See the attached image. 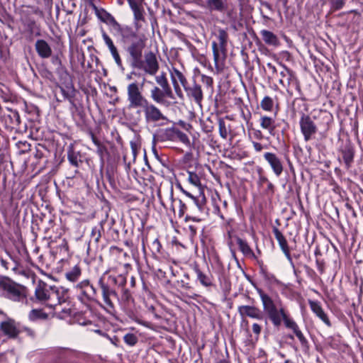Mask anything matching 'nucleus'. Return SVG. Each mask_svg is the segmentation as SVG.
I'll return each instance as SVG.
<instances>
[{
	"label": "nucleus",
	"mask_w": 363,
	"mask_h": 363,
	"mask_svg": "<svg viewBox=\"0 0 363 363\" xmlns=\"http://www.w3.org/2000/svg\"><path fill=\"white\" fill-rule=\"evenodd\" d=\"M4 120L6 128L14 129L19 127L21 118L17 111L10 110L8 114L4 116Z\"/></svg>",
	"instance_id": "c9c22d12"
},
{
	"label": "nucleus",
	"mask_w": 363,
	"mask_h": 363,
	"mask_svg": "<svg viewBox=\"0 0 363 363\" xmlns=\"http://www.w3.org/2000/svg\"><path fill=\"white\" fill-rule=\"evenodd\" d=\"M162 245L158 238L155 239L151 243L150 249L152 253H160Z\"/></svg>",
	"instance_id": "13d9d810"
},
{
	"label": "nucleus",
	"mask_w": 363,
	"mask_h": 363,
	"mask_svg": "<svg viewBox=\"0 0 363 363\" xmlns=\"http://www.w3.org/2000/svg\"><path fill=\"white\" fill-rule=\"evenodd\" d=\"M133 13V28L136 30H145L147 26L145 20V11L144 8L135 0H127Z\"/></svg>",
	"instance_id": "4468645a"
},
{
	"label": "nucleus",
	"mask_w": 363,
	"mask_h": 363,
	"mask_svg": "<svg viewBox=\"0 0 363 363\" xmlns=\"http://www.w3.org/2000/svg\"><path fill=\"white\" fill-rule=\"evenodd\" d=\"M218 122L219 135L222 138L226 139L228 137V129H227V127L225 125V122L224 119L222 118H218Z\"/></svg>",
	"instance_id": "5fc2aeb1"
},
{
	"label": "nucleus",
	"mask_w": 363,
	"mask_h": 363,
	"mask_svg": "<svg viewBox=\"0 0 363 363\" xmlns=\"http://www.w3.org/2000/svg\"><path fill=\"white\" fill-rule=\"evenodd\" d=\"M305 272L308 277L315 279L317 277L315 272L308 265H304Z\"/></svg>",
	"instance_id": "680f3d73"
},
{
	"label": "nucleus",
	"mask_w": 363,
	"mask_h": 363,
	"mask_svg": "<svg viewBox=\"0 0 363 363\" xmlns=\"http://www.w3.org/2000/svg\"><path fill=\"white\" fill-rule=\"evenodd\" d=\"M101 36L104 41L105 45L108 48L116 65L119 67H122V66H123L122 60L120 57V55H119L117 48L116 47V45L113 43V41L110 38V36L106 33V32L103 29L101 30Z\"/></svg>",
	"instance_id": "cd10ccee"
},
{
	"label": "nucleus",
	"mask_w": 363,
	"mask_h": 363,
	"mask_svg": "<svg viewBox=\"0 0 363 363\" xmlns=\"http://www.w3.org/2000/svg\"><path fill=\"white\" fill-rule=\"evenodd\" d=\"M315 264L318 271L320 274H323L325 270V262L323 259H320L319 258H316Z\"/></svg>",
	"instance_id": "bf43d9fd"
},
{
	"label": "nucleus",
	"mask_w": 363,
	"mask_h": 363,
	"mask_svg": "<svg viewBox=\"0 0 363 363\" xmlns=\"http://www.w3.org/2000/svg\"><path fill=\"white\" fill-rule=\"evenodd\" d=\"M20 22L23 28L21 33L25 35L28 41L31 42L35 36L41 35L40 27L31 14L23 13L20 18Z\"/></svg>",
	"instance_id": "f8f14e48"
},
{
	"label": "nucleus",
	"mask_w": 363,
	"mask_h": 363,
	"mask_svg": "<svg viewBox=\"0 0 363 363\" xmlns=\"http://www.w3.org/2000/svg\"><path fill=\"white\" fill-rule=\"evenodd\" d=\"M35 49L38 56L42 59H48L52 56V48L45 40H37Z\"/></svg>",
	"instance_id": "72a5a7b5"
},
{
	"label": "nucleus",
	"mask_w": 363,
	"mask_h": 363,
	"mask_svg": "<svg viewBox=\"0 0 363 363\" xmlns=\"http://www.w3.org/2000/svg\"><path fill=\"white\" fill-rule=\"evenodd\" d=\"M145 79L140 86L137 82H132L127 86V99L128 101V108L129 110L141 108L148 100L143 96L142 88Z\"/></svg>",
	"instance_id": "9d476101"
},
{
	"label": "nucleus",
	"mask_w": 363,
	"mask_h": 363,
	"mask_svg": "<svg viewBox=\"0 0 363 363\" xmlns=\"http://www.w3.org/2000/svg\"><path fill=\"white\" fill-rule=\"evenodd\" d=\"M69 101L72 105V107L74 108V111H72V116L74 119H78L80 122H84L85 119V113L84 111L77 106L76 104L72 98H69Z\"/></svg>",
	"instance_id": "37998d69"
},
{
	"label": "nucleus",
	"mask_w": 363,
	"mask_h": 363,
	"mask_svg": "<svg viewBox=\"0 0 363 363\" xmlns=\"http://www.w3.org/2000/svg\"><path fill=\"white\" fill-rule=\"evenodd\" d=\"M57 363H91L89 357L77 351L65 350L60 352Z\"/></svg>",
	"instance_id": "2eb2a0df"
},
{
	"label": "nucleus",
	"mask_w": 363,
	"mask_h": 363,
	"mask_svg": "<svg viewBox=\"0 0 363 363\" xmlns=\"http://www.w3.org/2000/svg\"><path fill=\"white\" fill-rule=\"evenodd\" d=\"M245 277L246 279L255 288L257 293L259 296L262 304V309L264 313H267L273 306H274L281 300V298L278 296L274 298L269 296L268 294H267L263 289H262L257 286V283L252 279V277L250 275L245 274Z\"/></svg>",
	"instance_id": "ddd939ff"
},
{
	"label": "nucleus",
	"mask_w": 363,
	"mask_h": 363,
	"mask_svg": "<svg viewBox=\"0 0 363 363\" xmlns=\"http://www.w3.org/2000/svg\"><path fill=\"white\" fill-rule=\"evenodd\" d=\"M320 120L319 125L323 128L322 135L326 137L327 132L330 129L333 123V116L331 113L327 111H320L318 115Z\"/></svg>",
	"instance_id": "473e14b6"
},
{
	"label": "nucleus",
	"mask_w": 363,
	"mask_h": 363,
	"mask_svg": "<svg viewBox=\"0 0 363 363\" xmlns=\"http://www.w3.org/2000/svg\"><path fill=\"white\" fill-rule=\"evenodd\" d=\"M187 174H188V178H187V181L188 182L193 185L194 186L198 188L199 190H201V179H200V177H199V175L194 172H190V171H187Z\"/></svg>",
	"instance_id": "c03bdc74"
},
{
	"label": "nucleus",
	"mask_w": 363,
	"mask_h": 363,
	"mask_svg": "<svg viewBox=\"0 0 363 363\" xmlns=\"http://www.w3.org/2000/svg\"><path fill=\"white\" fill-rule=\"evenodd\" d=\"M214 36L215 40L212 42V50L215 67L218 72L222 70L227 57L229 36L228 32L223 28H218Z\"/></svg>",
	"instance_id": "423d86ee"
},
{
	"label": "nucleus",
	"mask_w": 363,
	"mask_h": 363,
	"mask_svg": "<svg viewBox=\"0 0 363 363\" xmlns=\"http://www.w3.org/2000/svg\"><path fill=\"white\" fill-rule=\"evenodd\" d=\"M184 194L192 201L193 206L196 208L198 213L204 214L206 213V199L202 190H199V195L194 196L188 191Z\"/></svg>",
	"instance_id": "5701e85b"
},
{
	"label": "nucleus",
	"mask_w": 363,
	"mask_h": 363,
	"mask_svg": "<svg viewBox=\"0 0 363 363\" xmlns=\"http://www.w3.org/2000/svg\"><path fill=\"white\" fill-rule=\"evenodd\" d=\"M299 127L305 142L311 140L318 131V127L308 115L299 119Z\"/></svg>",
	"instance_id": "f3484780"
},
{
	"label": "nucleus",
	"mask_w": 363,
	"mask_h": 363,
	"mask_svg": "<svg viewBox=\"0 0 363 363\" xmlns=\"http://www.w3.org/2000/svg\"><path fill=\"white\" fill-rule=\"evenodd\" d=\"M64 277L72 285V290L79 301L89 300L95 294L91 280L82 279V268L79 264L67 269L64 273Z\"/></svg>",
	"instance_id": "39448f33"
},
{
	"label": "nucleus",
	"mask_w": 363,
	"mask_h": 363,
	"mask_svg": "<svg viewBox=\"0 0 363 363\" xmlns=\"http://www.w3.org/2000/svg\"><path fill=\"white\" fill-rule=\"evenodd\" d=\"M97 16L101 21L111 27V30L113 33L121 26V24H120L111 13H108L104 9H102L101 11H98Z\"/></svg>",
	"instance_id": "f704fd0d"
},
{
	"label": "nucleus",
	"mask_w": 363,
	"mask_h": 363,
	"mask_svg": "<svg viewBox=\"0 0 363 363\" xmlns=\"http://www.w3.org/2000/svg\"><path fill=\"white\" fill-rule=\"evenodd\" d=\"M236 242L238 245L240 251L245 256L256 258V256L245 240L235 236Z\"/></svg>",
	"instance_id": "a19ab883"
},
{
	"label": "nucleus",
	"mask_w": 363,
	"mask_h": 363,
	"mask_svg": "<svg viewBox=\"0 0 363 363\" xmlns=\"http://www.w3.org/2000/svg\"><path fill=\"white\" fill-rule=\"evenodd\" d=\"M238 313L242 317H249L258 320H265V313L255 306L242 305L238 308Z\"/></svg>",
	"instance_id": "4be33fe9"
},
{
	"label": "nucleus",
	"mask_w": 363,
	"mask_h": 363,
	"mask_svg": "<svg viewBox=\"0 0 363 363\" xmlns=\"http://www.w3.org/2000/svg\"><path fill=\"white\" fill-rule=\"evenodd\" d=\"M96 154L99 155L100 159V163L101 166L104 165V157L106 155H109V152L108 151V149L106 146L101 143H99V145H96Z\"/></svg>",
	"instance_id": "09e8293b"
},
{
	"label": "nucleus",
	"mask_w": 363,
	"mask_h": 363,
	"mask_svg": "<svg viewBox=\"0 0 363 363\" xmlns=\"http://www.w3.org/2000/svg\"><path fill=\"white\" fill-rule=\"evenodd\" d=\"M172 82H177L181 83L183 88L189 82L182 72L175 67H172L170 70Z\"/></svg>",
	"instance_id": "79ce46f5"
},
{
	"label": "nucleus",
	"mask_w": 363,
	"mask_h": 363,
	"mask_svg": "<svg viewBox=\"0 0 363 363\" xmlns=\"http://www.w3.org/2000/svg\"><path fill=\"white\" fill-rule=\"evenodd\" d=\"M77 60L78 62L80 64V68L77 66L74 65L72 64V62H71L72 70L77 74L83 75L84 73L87 72V68L86 67V63H85V55H84V52H82V51L77 52Z\"/></svg>",
	"instance_id": "58836bf2"
},
{
	"label": "nucleus",
	"mask_w": 363,
	"mask_h": 363,
	"mask_svg": "<svg viewBox=\"0 0 363 363\" xmlns=\"http://www.w3.org/2000/svg\"><path fill=\"white\" fill-rule=\"evenodd\" d=\"M140 30L130 26L121 25L113 33L120 35L121 42L125 45V50L129 55L130 60L143 53L145 47L147 38Z\"/></svg>",
	"instance_id": "20e7f679"
},
{
	"label": "nucleus",
	"mask_w": 363,
	"mask_h": 363,
	"mask_svg": "<svg viewBox=\"0 0 363 363\" xmlns=\"http://www.w3.org/2000/svg\"><path fill=\"white\" fill-rule=\"evenodd\" d=\"M193 270L196 274V281L200 285L208 289L215 286L214 278L210 272L203 271L197 264L194 265Z\"/></svg>",
	"instance_id": "aec40b11"
},
{
	"label": "nucleus",
	"mask_w": 363,
	"mask_h": 363,
	"mask_svg": "<svg viewBox=\"0 0 363 363\" xmlns=\"http://www.w3.org/2000/svg\"><path fill=\"white\" fill-rule=\"evenodd\" d=\"M260 35L262 40L267 45L274 47H277L279 45V40L277 35H275L273 32L263 29L260 31Z\"/></svg>",
	"instance_id": "e433bc0d"
},
{
	"label": "nucleus",
	"mask_w": 363,
	"mask_h": 363,
	"mask_svg": "<svg viewBox=\"0 0 363 363\" xmlns=\"http://www.w3.org/2000/svg\"><path fill=\"white\" fill-rule=\"evenodd\" d=\"M308 104L301 96H297L292 102L291 111L294 116L300 118L308 116Z\"/></svg>",
	"instance_id": "393cba45"
},
{
	"label": "nucleus",
	"mask_w": 363,
	"mask_h": 363,
	"mask_svg": "<svg viewBox=\"0 0 363 363\" xmlns=\"http://www.w3.org/2000/svg\"><path fill=\"white\" fill-rule=\"evenodd\" d=\"M177 129V128L174 126L160 129L155 134V138L158 142H175Z\"/></svg>",
	"instance_id": "2f4dec72"
},
{
	"label": "nucleus",
	"mask_w": 363,
	"mask_h": 363,
	"mask_svg": "<svg viewBox=\"0 0 363 363\" xmlns=\"http://www.w3.org/2000/svg\"><path fill=\"white\" fill-rule=\"evenodd\" d=\"M124 342L129 347L135 346L138 342V337L133 333H126L123 336Z\"/></svg>",
	"instance_id": "3c124183"
},
{
	"label": "nucleus",
	"mask_w": 363,
	"mask_h": 363,
	"mask_svg": "<svg viewBox=\"0 0 363 363\" xmlns=\"http://www.w3.org/2000/svg\"><path fill=\"white\" fill-rule=\"evenodd\" d=\"M68 4H70V6L68 9L64 8V11L66 12L67 15L72 14L73 13L74 9L76 7V4L74 0H68ZM63 7H65L64 4L62 3Z\"/></svg>",
	"instance_id": "0e129e2a"
},
{
	"label": "nucleus",
	"mask_w": 363,
	"mask_h": 363,
	"mask_svg": "<svg viewBox=\"0 0 363 363\" xmlns=\"http://www.w3.org/2000/svg\"><path fill=\"white\" fill-rule=\"evenodd\" d=\"M0 330L5 336L10 339L17 337L20 333V330L15 325V321L11 318L0 323Z\"/></svg>",
	"instance_id": "c85d7f7f"
},
{
	"label": "nucleus",
	"mask_w": 363,
	"mask_h": 363,
	"mask_svg": "<svg viewBox=\"0 0 363 363\" xmlns=\"http://www.w3.org/2000/svg\"><path fill=\"white\" fill-rule=\"evenodd\" d=\"M126 282L125 275L116 276L105 272L99 277L95 284L92 283L95 294L89 300H81L80 302L85 306H89L93 303H98L108 313H112L115 311V301L119 300L117 288L125 286Z\"/></svg>",
	"instance_id": "f257e3e1"
},
{
	"label": "nucleus",
	"mask_w": 363,
	"mask_h": 363,
	"mask_svg": "<svg viewBox=\"0 0 363 363\" xmlns=\"http://www.w3.org/2000/svg\"><path fill=\"white\" fill-rule=\"evenodd\" d=\"M145 115L146 123H155L160 121L167 120V118L162 113L155 104L147 101L142 107Z\"/></svg>",
	"instance_id": "dca6fc26"
},
{
	"label": "nucleus",
	"mask_w": 363,
	"mask_h": 363,
	"mask_svg": "<svg viewBox=\"0 0 363 363\" xmlns=\"http://www.w3.org/2000/svg\"><path fill=\"white\" fill-rule=\"evenodd\" d=\"M259 266V273L261 277L264 279L267 283L272 284L278 282L276 277L269 272L267 267L264 264L262 261L257 262Z\"/></svg>",
	"instance_id": "4c0bfd02"
},
{
	"label": "nucleus",
	"mask_w": 363,
	"mask_h": 363,
	"mask_svg": "<svg viewBox=\"0 0 363 363\" xmlns=\"http://www.w3.org/2000/svg\"><path fill=\"white\" fill-rule=\"evenodd\" d=\"M0 293L2 296L17 302L27 301L26 287L18 284L9 278L0 280Z\"/></svg>",
	"instance_id": "0eeeda50"
},
{
	"label": "nucleus",
	"mask_w": 363,
	"mask_h": 363,
	"mask_svg": "<svg viewBox=\"0 0 363 363\" xmlns=\"http://www.w3.org/2000/svg\"><path fill=\"white\" fill-rule=\"evenodd\" d=\"M331 7L334 10H340L345 5V0H330Z\"/></svg>",
	"instance_id": "052dcab7"
},
{
	"label": "nucleus",
	"mask_w": 363,
	"mask_h": 363,
	"mask_svg": "<svg viewBox=\"0 0 363 363\" xmlns=\"http://www.w3.org/2000/svg\"><path fill=\"white\" fill-rule=\"evenodd\" d=\"M280 67L279 74L281 78L279 80V84L286 89V91L290 96L294 95L302 96L301 84L296 72L284 64L281 63Z\"/></svg>",
	"instance_id": "6e6552de"
},
{
	"label": "nucleus",
	"mask_w": 363,
	"mask_h": 363,
	"mask_svg": "<svg viewBox=\"0 0 363 363\" xmlns=\"http://www.w3.org/2000/svg\"><path fill=\"white\" fill-rule=\"evenodd\" d=\"M48 317V315L38 309H33L29 313V318L31 320H35L38 319H45Z\"/></svg>",
	"instance_id": "603ef678"
},
{
	"label": "nucleus",
	"mask_w": 363,
	"mask_h": 363,
	"mask_svg": "<svg viewBox=\"0 0 363 363\" xmlns=\"http://www.w3.org/2000/svg\"><path fill=\"white\" fill-rule=\"evenodd\" d=\"M122 288V294H121V301L124 302L125 303L129 304L130 301H133L132 294L129 291L128 289H125V286L121 287Z\"/></svg>",
	"instance_id": "6e6d98bb"
},
{
	"label": "nucleus",
	"mask_w": 363,
	"mask_h": 363,
	"mask_svg": "<svg viewBox=\"0 0 363 363\" xmlns=\"http://www.w3.org/2000/svg\"><path fill=\"white\" fill-rule=\"evenodd\" d=\"M108 222L106 219L102 220L96 225L94 226L91 229L90 240L89 242V248L94 245L96 248L98 247L100 242L102 233L104 232V225Z\"/></svg>",
	"instance_id": "7c9ffc66"
},
{
	"label": "nucleus",
	"mask_w": 363,
	"mask_h": 363,
	"mask_svg": "<svg viewBox=\"0 0 363 363\" xmlns=\"http://www.w3.org/2000/svg\"><path fill=\"white\" fill-rule=\"evenodd\" d=\"M308 304L312 312L318 317L327 327L331 328L332 323L328 313L324 311L320 301L308 300Z\"/></svg>",
	"instance_id": "b1692460"
},
{
	"label": "nucleus",
	"mask_w": 363,
	"mask_h": 363,
	"mask_svg": "<svg viewBox=\"0 0 363 363\" xmlns=\"http://www.w3.org/2000/svg\"><path fill=\"white\" fill-rule=\"evenodd\" d=\"M222 220L223 221V226L225 228V230L230 229V228H233V223H234L233 218H228L227 219L225 218V220Z\"/></svg>",
	"instance_id": "e2e57ef3"
},
{
	"label": "nucleus",
	"mask_w": 363,
	"mask_h": 363,
	"mask_svg": "<svg viewBox=\"0 0 363 363\" xmlns=\"http://www.w3.org/2000/svg\"><path fill=\"white\" fill-rule=\"evenodd\" d=\"M337 160L346 170L351 169L355 157V147L350 139L342 141L337 148Z\"/></svg>",
	"instance_id": "9b49d317"
},
{
	"label": "nucleus",
	"mask_w": 363,
	"mask_h": 363,
	"mask_svg": "<svg viewBox=\"0 0 363 363\" xmlns=\"http://www.w3.org/2000/svg\"><path fill=\"white\" fill-rule=\"evenodd\" d=\"M273 234L277 239L279 245L282 250L283 253L287 258V259L289 261L291 264H293V260L292 257L291 256L290 253V249L288 245V242L286 239L285 238L284 235L282 234V233L276 227H274L272 229Z\"/></svg>",
	"instance_id": "c756f323"
},
{
	"label": "nucleus",
	"mask_w": 363,
	"mask_h": 363,
	"mask_svg": "<svg viewBox=\"0 0 363 363\" xmlns=\"http://www.w3.org/2000/svg\"><path fill=\"white\" fill-rule=\"evenodd\" d=\"M151 99L158 104L167 105L165 97L172 99V90L160 89L157 86H155L150 91Z\"/></svg>",
	"instance_id": "bb28decb"
},
{
	"label": "nucleus",
	"mask_w": 363,
	"mask_h": 363,
	"mask_svg": "<svg viewBox=\"0 0 363 363\" xmlns=\"http://www.w3.org/2000/svg\"><path fill=\"white\" fill-rule=\"evenodd\" d=\"M201 80L202 83L205 85L207 90H209L211 92L213 91V79L211 77L207 76L206 74H201Z\"/></svg>",
	"instance_id": "864d4df0"
},
{
	"label": "nucleus",
	"mask_w": 363,
	"mask_h": 363,
	"mask_svg": "<svg viewBox=\"0 0 363 363\" xmlns=\"http://www.w3.org/2000/svg\"><path fill=\"white\" fill-rule=\"evenodd\" d=\"M130 66L143 70L145 74L151 76L155 75L160 69L157 56L152 51L145 53L144 60H143V53L130 60Z\"/></svg>",
	"instance_id": "1a4fd4ad"
},
{
	"label": "nucleus",
	"mask_w": 363,
	"mask_h": 363,
	"mask_svg": "<svg viewBox=\"0 0 363 363\" xmlns=\"http://www.w3.org/2000/svg\"><path fill=\"white\" fill-rule=\"evenodd\" d=\"M51 62L56 67V71L60 72L62 69V63L59 55H54L51 57Z\"/></svg>",
	"instance_id": "4d7b16f0"
},
{
	"label": "nucleus",
	"mask_w": 363,
	"mask_h": 363,
	"mask_svg": "<svg viewBox=\"0 0 363 363\" xmlns=\"http://www.w3.org/2000/svg\"><path fill=\"white\" fill-rule=\"evenodd\" d=\"M263 157L270 166L274 174L278 177L281 176L284 171V163L281 159L277 154L270 152H265Z\"/></svg>",
	"instance_id": "412c9836"
},
{
	"label": "nucleus",
	"mask_w": 363,
	"mask_h": 363,
	"mask_svg": "<svg viewBox=\"0 0 363 363\" xmlns=\"http://www.w3.org/2000/svg\"><path fill=\"white\" fill-rule=\"evenodd\" d=\"M259 121L262 128L268 130L270 135L273 137L279 136V130L278 128L281 126L280 123H276L273 118L267 116H262Z\"/></svg>",
	"instance_id": "a878e982"
},
{
	"label": "nucleus",
	"mask_w": 363,
	"mask_h": 363,
	"mask_svg": "<svg viewBox=\"0 0 363 363\" xmlns=\"http://www.w3.org/2000/svg\"><path fill=\"white\" fill-rule=\"evenodd\" d=\"M178 141L181 142L187 147L191 146V142L188 135L186 133L182 132L179 128L177 129L175 136V142Z\"/></svg>",
	"instance_id": "8fccbe9b"
},
{
	"label": "nucleus",
	"mask_w": 363,
	"mask_h": 363,
	"mask_svg": "<svg viewBox=\"0 0 363 363\" xmlns=\"http://www.w3.org/2000/svg\"><path fill=\"white\" fill-rule=\"evenodd\" d=\"M178 202L179 205L178 216L179 218H182L189 210L191 212L198 213L194 206L186 205L182 199H178Z\"/></svg>",
	"instance_id": "a18cd8bd"
},
{
	"label": "nucleus",
	"mask_w": 363,
	"mask_h": 363,
	"mask_svg": "<svg viewBox=\"0 0 363 363\" xmlns=\"http://www.w3.org/2000/svg\"><path fill=\"white\" fill-rule=\"evenodd\" d=\"M206 4L211 11L223 13L227 9V4L224 0H206Z\"/></svg>",
	"instance_id": "ea45409f"
},
{
	"label": "nucleus",
	"mask_w": 363,
	"mask_h": 363,
	"mask_svg": "<svg viewBox=\"0 0 363 363\" xmlns=\"http://www.w3.org/2000/svg\"><path fill=\"white\" fill-rule=\"evenodd\" d=\"M274 103L269 96H265L260 102L262 109L266 111H272Z\"/></svg>",
	"instance_id": "de8ad7c7"
},
{
	"label": "nucleus",
	"mask_w": 363,
	"mask_h": 363,
	"mask_svg": "<svg viewBox=\"0 0 363 363\" xmlns=\"http://www.w3.org/2000/svg\"><path fill=\"white\" fill-rule=\"evenodd\" d=\"M214 363H231L228 351H226V356L221 359H215Z\"/></svg>",
	"instance_id": "774afa93"
},
{
	"label": "nucleus",
	"mask_w": 363,
	"mask_h": 363,
	"mask_svg": "<svg viewBox=\"0 0 363 363\" xmlns=\"http://www.w3.org/2000/svg\"><path fill=\"white\" fill-rule=\"evenodd\" d=\"M68 290L63 287L50 286L40 281L35 289V296L31 298L34 303H40L49 308L54 309L57 305L66 302Z\"/></svg>",
	"instance_id": "7ed1b4c3"
},
{
	"label": "nucleus",
	"mask_w": 363,
	"mask_h": 363,
	"mask_svg": "<svg viewBox=\"0 0 363 363\" xmlns=\"http://www.w3.org/2000/svg\"><path fill=\"white\" fill-rule=\"evenodd\" d=\"M252 135H253L254 138L259 140H262L264 138L262 131L259 130H256V129L252 130Z\"/></svg>",
	"instance_id": "338daca9"
},
{
	"label": "nucleus",
	"mask_w": 363,
	"mask_h": 363,
	"mask_svg": "<svg viewBox=\"0 0 363 363\" xmlns=\"http://www.w3.org/2000/svg\"><path fill=\"white\" fill-rule=\"evenodd\" d=\"M186 96L196 104L201 105L203 99V93L201 86L194 79L188 82L184 87Z\"/></svg>",
	"instance_id": "6ab92c4d"
},
{
	"label": "nucleus",
	"mask_w": 363,
	"mask_h": 363,
	"mask_svg": "<svg viewBox=\"0 0 363 363\" xmlns=\"http://www.w3.org/2000/svg\"><path fill=\"white\" fill-rule=\"evenodd\" d=\"M265 315L266 325L270 323L276 330H280L284 325L286 329L291 330L296 335L303 352H307L309 350L310 345L308 340L304 336L296 322L284 307L281 300L266 313Z\"/></svg>",
	"instance_id": "f03ea898"
},
{
	"label": "nucleus",
	"mask_w": 363,
	"mask_h": 363,
	"mask_svg": "<svg viewBox=\"0 0 363 363\" xmlns=\"http://www.w3.org/2000/svg\"><path fill=\"white\" fill-rule=\"evenodd\" d=\"M156 82L162 87V89L172 90L164 72H162L155 77Z\"/></svg>",
	"instance_id": "49530a36"
},
{
	"label": "nucleus",
	"mask_w": 363,
	"mask_h": 363,
	"mask_svg": "<svg viewBox=\"0 0 363 363\" xmlns=\"http://www.w3.org/2000/svg\"><path fill=\"white\" fill-rule=\"evenodd\" d=\"M67 160L70 166L76 168L75 172L82 166L86 160V155L77 150L73 144H70L67 148Z\"/></svg>",
	"instance_id": "a211bd4d"
},
{
	"label": "nucleus",
	"mask_w": 363,
	"mask_h": 363,
	"mask_svg": "<svg viewBox=\"0 0 363 363\" xmlns=\"http://www.w3.org/2000/svg\"><path fill=\"white\" fill-rule=\"evenodd\" d=\"M252 330L253 333L255 334L258 337L261 333L262 327L258 323H255L252 324Z\"/></svg>",
	"instance_id": "69168bd1"
}]
</instances>
